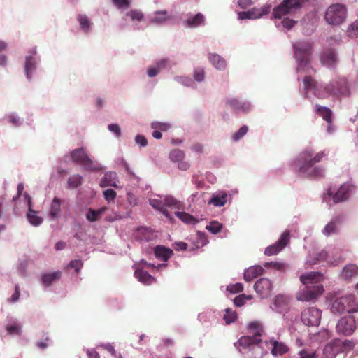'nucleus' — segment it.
<instances>
[{
    "instance_id": "49",
    "label": "nucleus",
    "mask_w": 358,
    "mask_h": 358,
    "mask_svg": "<svg viewBox=\"0 0 358 358\" xmlns=\"http://www.w3.org/2000/svg\"><path fill=\"white\" fill-rule=\"evenodd\" d=\"M151 127L159 131H166L171 128V125L166 122H155L152 123Z\"/></svg>"
},
{
    "instance_id": "53",
    "label": "nucleus",
    "mask_w": 358,
    "mask_h": 358,
    "mask_svg": "<svg viewBox=\"0 0 358 358\" xmlns=\"http://www.w3.org/2000/svg\"><path fill=\"white\" fill-rule=\"evenodd\" d=\"M103 194L104 199L108 202L113 201L117 196L116 192L112 189H108L103 191Z\"/></svg>"
},
{
    "instance_id": "14",
    "label": "nucleus",
    "mask_w": 358,
    "mask_h": 358,
    "mask_svg": "<svg viewBox=\"0 0 358 358\" xmlns=\"http://www.w3.org/2000/svg\"><path fill=\"white\" fill-rule=\"evenodd\" d=\"M336 253L338 254L339 257L336 259H329L327 252H326L325 250H322L318 253L315 254V257H314L313 261H311L310 263L312 264H315L319 262L327 260L328 263L332 264L333 266H336L340 262H342L343 261V258L341 257L340 255L341 252L339 250H336Z\"/></svg>"
},
{
    "instance_id": "64",
    "label": "nucleus",
    "mask_w": 358,
    "mask_h": 358,
    "mask_svg": "<svg viewBox=\"0 0 358 358\" xmlns=\"http://www.w3.org/2000/svg\"><path fill=\"white\" fill-rule=\"evenodd\" d=\"M135 141L141 147H145L148 145V141L144 136L137 135L135 138Z\"/></svg>"
},
{
    "instance_id": "43",
    "label": "nucleus",
    "mask_w": 358,
    "mask_h": 358,
    "mask_svg": "<svg viewBox=\"0 0 358 358\" xmlns=\"http://www.w3.org/2000/svg\"><path fill=\"white\" fill-rule=\"evenodd\" d=\"M169 157L171 161L178 162L184 159L185 153L180 149H174L170 152Z\"/></svg>"
},
{
    "instance_id": "42",
    "label": "nucleus",
    "mask_w": 358,
    "mask_h": 358,
    "mask_svg": "<svg viewBox=\"0 0 358 358\" xmlns=\"http://www.w3.org/2000/svg\"><path fill=\"white\" fill-rule=\"evenodd\" d=\"M237 318V314L236 311L231 308H227L225 310V314L224 315V320L227 324L234 322Z\"/></svg>"
},
{
    "instance_id": "5",
    "label": "nucleus",
    "mask_w": 358,
    "mask_h": 358,
    "mask_svg": "<svg viewBox=\"0 0 358 358\" xmlns=\"http://www.w3.org/2000/svg\"><path fill=\"white\" fill-rule=\"evenodd\" d=\"M346 7L341 3H334L328 7L324 15L327 22L332 25L343 23L346 17Z\"/></svg>"
},
{
    "instance_id": "38",
    "label": "nucleus",
    "mask_w": 358,
    "mask_h": 358,
    "mask_svg": "<svg viewBox=\"0 0 358 358\" xmlns=\"http://www.w3.org/2000/svg\"><path fill=\"white\" fill-rule=\"evenodd\" d=\"M317 113L322 117V118L328 122L331 120V111L329 108L321 106L319 105L315 106Z\"/></svg>"
},
{
    "instance_id": "13",
    "label": "nucleus",
    "mask_w": 358,
    "mask_h": 358,
    "mask_svg": "<svg viewBox=\"0 0 358 358\" xmlns=\"http://www.w3.org/2000/svg\"><path fill=\"white\" fill-rule=\"evenodd\" d=\"M271 281L268 278H260L255 284L254 288L257 294L266 297L270 295L272 290Z\"/></svg>"
},
{
    "instance_id": "40",
    "label": "nucleus",
    "mask_w": 358,
    "mask_h": 358,
    "mask_svg": "<svg viewBox=\"0 0 358 358\" xmlns=\"http://www.w3.org/2000/svg\"><path fill=\"white\" fill-rule=\"evenodd\" d=\"M83 183V178L78 174H75L68 179V187L75 189L80 186Z\"/></svg>"
},
{
    "instance_id": "46",
    "label": "nucleus",
    "mask_w": 358,
    "mask_h": 358,
    "mask_svg": "<svg viewBox=\"0 0 358 358\" xmlns=\"http://www.w3.org/2000/svg\"><path fill=\"white\" fill-rule=\"evenodd\" d=\"M138 238L141 241H148L152 236V234H150V231L146 228H139L138 229Z\"/></svg>"
},
{
    "instance_id": "8",
    "label": "nucleus",
    "mask_w": 358,
    "mask_h": 358,
    "mask_svg": "<svg viewBox=\"0 0 358 358\" xmlns=\"http://www.w3.org/2000/svg\"><path fill=\"white\" fill-rule=\"evenodd\" d=\"M320 319L321 312L316 308H308L301 313V320L306 326H317Z\"/></svg>"
},
{
    "instance_id": "54",
    "label": "nucleus",
    "mask_w": 358,
    "mask_h": 358,
    "mask_svg": "<svg viewBox=\"0 0 358 358\" xmlns=\"http://www.w3.org/2000/svg\"><path fill=\"white\" fill-rule=\"evenodd\" d=\"M299 355L300 358H317V357L315 351L309 350H302Z\"/></svg>"
},
{
    "instance_id": "24",
    "label": "nucleus",
    "mask_w": 358,
    "mask_h": 358,
    "mask_svg": "<svg viewBox=\"0 0 358 358\" xmlns=\"http://www.w3.org/2000/svg\"><path fill=\"white\" fill-rule=\"evenodd\" d=\"M358 275V266L354 264L346 265L342 271L341 278L345 280L352 279Z\"/></svg>"
},
{
    "instance_id": "6",
    "label": "nucleus",
    "mask_w": 358,
    "mask_h": 358,
    "mask_svg": "<svg viewBox=\"0 0 358 358\" xmlns=\"http://www.w3.org/2000/svg\"><path fill=\"white\" fill-rule=\"evenodd\" d=\"M71 157L73 162L82 165L85 169L89 170H97L96 167L88 156L85 149L80 148L74 149L71 152Z\"/></svg>"
},
{
    "instance_id": "15",
    "label": "nucleus",
    "mask_w": 358,
    "mask_h": 358,
    "mask_svg": "<svg viewBox=\"0 0 358 358\" xmlns=\"http://www.w3.org/2000/svg\"><path fill=\"white\" fill-rule=\"evenodd\" d=\"M294 0H283L282 3L273 9V15L275 18L280 19L283 15L290 12L293 8Z\"/></svg>"
},
{
    "instance_id": "11",
    "label": "nucleus",
    "mask_w": 358,
    "mask_h": 358,
    "mask_svg": "<svg viewBox=\"0 0 358 358\" xmlns=\"http://www.w3.org/2000/svg\"><path fill=\"white\" fill-rule=\"evenodd\" d=\"M352 189V185L349 184H343L335 193H334L331 189H329L327 194L332 197L334 203H337L347 200L349 198L350 192Z\"/></svg>"
},
{
    "instance_id": "44",
    "label": "nucleus",
    "mask_w": 358,
    "mask_h": 358,
    "mask_svg": "<svg viewBox=\"0 0 358 358\" xmlns=\"http://www.w3.org/2000/svg\"><path fill=\"white\" fill-rule=\"evenodd\" d=\"M342 352L345 351H350L354 348V343L350 340L341 341L336 339Z\"/></svg>"
},
{
    "instance_id": "47",
    "label": "nucleus",
    "mask_w": 358,
    "mask_h": 358,
    "mask_svg": "<svg viewBox=\"0 0 358 358\" xmlns=\"http://www.w3.org/2000/svg\"><path fill=\"white\" fill-rule=\"evenodd\" d=\"M222 224L217 221L211 222L208 225L206 226V229L210 231L212 234H217L221 231Z\"/></svg>"
},
{
    "instance_id": "39",
    "label": "nucleus",
    "mask_w": 358,
    "mask_h": 358,
    "mask_svg": "<svg viewBox=\"0 0 358 358\" xmlns=\"http://www.w3.org/2000/svg\"><path fill=\"white\" fill-rule=\"evenodd\" d=\"M77 20L83 31L88 32L90 31L91 22L85 15L79 14L77 16Z\"/></svg>"
},
{
    "instance_id": "20",
    "label": "nucleus",
    "mask_w": 358,
    "mask_h": 358,
    "mask_svg": "<svg viewBox=\"0 0 358 358\" xmlns=\"http://www.w3.org/2000/svg\"><path fill=\"white\" fill-rule=\"evenodd\" d=\"M134 276L139 282L146 285H150L156 282V279L143 268H137L134 272Z\"/></svg>"
},
{
    "instance_id": "48",
    "label": "nucleus",
    "mask_w": 358,
    "mask_h": 358,
    "mask_svg": "<svg viewBox=\"0 0 358 358\" xmlns=\"http://www.w3.org/2000/svg\"><path fill=\"white\" fill-rule=\"evenodd\" d=\"M315 80L310 76H305L303 79V85H304V90L306 91V93L315 87Z\"/></svg>"
},
{
    "instance_id": "41",
    "label": "nucleus",
    "mask_w": 358,
    "mask_h": 358,
    "mask_svg": "<svg viewBox=\"0 0 358 358\" xmlns=\"http://www.w3.org/2000/svg\"><path fill=\"white\" fill-rule=\"evenodd\" d=\"M248 329H250L253 334V336H257L260 338L263 332V327L258 322H252L248 324Z\"/></svg>"
},
{
    "instance_id": "36",
    "label": "nucleus",
    "mask_w": 358,
    "mask_h": 358,
    "mask_svg": "<svg viewBox=\"0 0 358 358\" xmlns=\"http://www.w3.org/2000/svg\"><path fill=\"white\" fill-rule=\"evenodd\" d=\"M61 201L60 199L55 197L52 201L50 210V216L52 218H57L59 216Z\"/></svg>"
},
{
    "instance_id": "21",
    "label": "nucleus",
    "mask_w": 358,
    "mask_h": 358,
    "mask_svg": "<svg viewBox=\"0 0 358 358\" xmlns=\"http://www.w3.org/2000/svg\"><path fill=\"white\" fill-rule=\"evenodd\" d=\"M343 220L342 215L335 216L329 223L326 224L322 230V233L326 236L337 232V227Z\"/></svg>"
},
{
    "instance_id": "30",
    "label": "nucleus",
    "mask_w": 358,
    "mask_h": 358,
    "mask_svg": "<svg viewBox=\"0 0 358 358\" xmlns=\"http://www.w3.org/2000/svg\"><path fill=\"white\" fill-rule=\"evenodd\" d=\"M205 21V17L201 13H198L194 16L189 17L185 21V24L192 28L197 27L201 24H203Z\"/></svg>"
},
{
    "instance_id": "23",
    "label": "nucleus",
    "mask_w": 358,
    "mask_h": 358,
    "mask_svg": "<svg viewBox=\"0 0 358 358\" xmlns=\"http://www.w3.org/2000/svg\"><path fill=\"white\" fill-rule=\"evenodd\" d=\"M173 255V250L163 245H157L155 248L156 258L162 261H167Z\"/></svg>"
},
{
    "instance_id": "59",
    "label": "nucleus",
    "mask_w": 358,
    "mask_h": 358,
    "mask_svg": "<svg viewBox=\"0 0 358 358\" xmlns=\"http://www.w3.org/2000/svg\"><path fill=\"white\" fill-rule=\"evenodd\" d=\"M227 290L233 294H236L243 290V286L241 283H236L228 286Z\"/></svg>"
},
{
    "instance_id": "1",
    "label": "nucleus",
    "mask_w": 358,
    "mask_h": 358,
    "mask_svg": "<svg viewBox=\"0 0 358 358\" xmlns=\"http://www.w3.org/2000/svg\"><path fill=\"white\" fill-rule=\"evenodd\" d=\"M325 150L315 152L312 149H305L295 160L296 166L300 174L305 177L317 178L322 176L324 169L316 164L322 162L327 157Z\"/></svg>"
},
{
    "instance_id": "26",
    "label": "nucleus",
    "mask_w": 358,
    "mask_h": 358,
    "mask_svg": "<svg viewBox=\"0 0 358 358\" xmlns=\"http://www.w3.org/2000/svg\"><path fill=\"white\" fill-rule=\"evenodd\" d=\"M227 194L225 192H220L213 194L208 203L217 207L224 206L227 203Z\"/></svg>"
},
{
    "instance_id": "58",
    "label": "nucleus",
    "mask_w": 358,
    "mask_h": 358,
    "mask_svg": "<svg viewBox=\"0 0 358 358\" xmlns=\"http://www.w3.org/2000/svg\"><path fill=\"white\" fill-rule=\"evenodd\" d=\"M83 266V262L80 259L72 260L70 262L69 266L75 269L77 273H79L80 270Z\"/></svg>"
},
{
    "instance_id": "62",
    "label": "nucleus",
    "mask_w": 358,
    "mask_h": 358,
    "mask_svg": "<svg viewBox=\"0 0 358 358\" xmlns=\"http://www.w3.org/2000/svg\"><path fill=\"white\" fill-rule=\"evenodd\" d=\"M296 23V21L291 20L288 17H285L282 20V24L285 28L287 29H292L294 24Z\"/></svg>"
},
{
    "instance_id": "2",
    "label": "nucleus",
    "mask_w": 358,
    "mask_h": 358,
    "mask_svg": "<svg viewBox=\"0 0 358 358\" xmlns=\"http://www.w3.org/2000/svg\"><path fill=\"white\" fill-rule=\"evenodd\" d=\"M322 278L319 272H310L301 275L300 280L305 287L297 292L296 299L301 301H310L316 299L324 292V287L318 282Z\"/></svg>"
},
{
    "instance_id": "25",
    "label": "nucleus",
    "mask_w": 358,
    "mask_h": 358,
    "mask_svg": "<svg viewBox=\"0 0 358 358\" xmlns=\"http://www.w3.org/2000/svg\"><path fill=\"white\" fill-rule=\"evenodd\" d=\"M108 207L103 206L97 210L90 208L86 214V218L90 222L98 221L101 216L108 210Z\"/></svg>"
},
{
    "instance_id": "18",
    "label": "nucleus",
    "mask_w": 358,
    "mask_h": 358,
    "mask_svg": "<svg viewBox=\"0 0 358 358\" xmlns=\"http://www.w3.org/2000/svg\"><path fill=\"white\" fill-rule=\"evenodd\" d=\"M226 104L229 106L235 113L244 112L250 110V105L248 102L240 101L236 99H231L227 101Z\"/></svg>"
},
{
    "instance_id": "29",
    "label": "nucleus",
    "mask_w": 358,
    "mask_h": 358,
    "mask_svg": "<svg viewBox=\"0 0 358 358\" xmlns=\"http://www.w3.org/2000/svg\"><path fill=\"white\" fill-rule=\"evenodd\" d=\"M116 178V173L115 172H109L106 173L103 178L101 179L100 185L102 187H106L108 186H112L117 187V185L115 183Z\"/></svg>"
},
{
    "instance_id": "57",
    "label": "nucleus",
    "mask_w": 358,
    "mask_h": 358,
    "mask_svg": "<svg viewBox=\"0 0 358 358\" xmlns=\"http://www.w3.org/2000/svg\"><path fill=\"white\" fill-rule=\"evenodd\" d=\"M248 128L247 126L244 125L243 127H241L238 131L237 132H236L234 136H233V138L235 140V141H238L239 139H241L243 136H245L246 134V133L248 132Z\"/></svg>"
},
{
    "instance_id": "32",
    "label": "nucleus",
    "mask_w": 358,
    "mask_h": 358,
    "mask_svg": "<svg viewBox=\"0 0 358 358\" xmlns=\"http://www.w3.org/2000/svg\"><path fill=\"white\" fill-rule=\"evenodd\" d=\"M62 273L59 271L52 273H45L42 275L41 280L45 286H50L54 281L61 278Z\"/></svg>"
},
{
    "instance_id": "9",
    "label": "nucleus",
    "mask_w": 358,
    "mask_h": 358,
    "mask_svg": "<svg viewBox=\"0 0 358 358\" xmlns=\"http://www.w3.org/2000/svg\"><path fill=\"white\" fill-rule=\"evenodd\" d=\"M355 329L356 322L353 316L342 317L336 325L337 332L345 336L351 335Z\"/></svg>"
},
{
    "instance_id": "27",
    "label": "nucleus",
    "mask_w": 358,
    "mask_h": 358,
    "mask_svg": "<svg viewBox=\"0 0 358 358\" xmlns=\"http://www.w3.org/2000/svg\"><path fill=\"white\" fill-rule=\"evenodd\" d=\"M208 59L214 67L218 70H223L226 67L225 60L217 54H209Z\"/></svg>"
},
{
    "instance_id": "33",
    "label": "nucleus",
    "mask_w": 358,
    "mask_h": 358,
    "mask_svg": "<svg viewBox=\"0 0 358 358\" xmlns=\"http://www.w3.org/2000/svg\"><path fill=\"white\" fill-rule=\"evenodd\" d=\"M273 344V348L271 350V353L273 355H282L286 353L288 351L287 346L281 342H278L276 341H271Z\"/></svg>"
},
{
    "instance_id": "55",
    "label": "nucleus",
    "mask_w": 358,
    "mask_h": 358,
    "mask_svg": "<svg viewBox=\"0 0 358 358\" xmlns=\"http://www.w3.org/2000/svg\"><path fill=\"white\" fill-rule=\"evenodd\" d=\"M348 34L351 37H358V20L351 24L348 29Z\"/></svg>"
},
{
    "instance_id": "31",
    "label": "nucleus",
    "mask_w": 358,
    "mask_h": 358,
    "mask_svg": "<svg viewBox=\"0 0 358 358\" xmlns=\"http://www.w3.org/2000/svg\"><path fill=\"white\" fill-rule=\"evenodd\" d=\"M36 62L32 56H27L25 59V73L28 80L31 79L32 73L36 69Z\"/></svg>"
},
{
    "instance_id": "34",
    "label": "nucleus",
    "mask_w": 358,
    "mask_h": 358,
    "mask_svg": "<svg viewBox=\"0 0 358 358\" xmlns=\"http://www.w3.org/2000/svg\"><path fill=\"white\" fill-rule=\"evenodd\" d=\"M150 204L155 209L161 211L167 218L172 220L167 208L164 206V203L157 199H152L150 201Z\"/></svg>"
},
{
    "instance_id": "19",
    "label": "nucleus",
    "mask_w": 358,
    "mask_h": 358,
    "mask_svg": "<svg viewBox=\"0 0 358 358\" xmlns=\"http://www.w3.org/2000/svg\"><path fill=\"white\" fill-rule=\"evenodd\" d=\"M320 61L323 66L333 68L337 61L336 55L334 50H329L321 55Z\"/></svg>"
},
{
    "instance_id": "45",
    "label": "nucleus",
    "mask_w": 358,
    "mask_h": 358,
    "mask_svg": "<svg viewBox=\"0 0 358 358\" xmlns=\"http://www.w3.org/2000/svg\"><path fill=\"white\" fill-rule=\"evenodd\" d=\"M274 305L276 307H279V309L278 310V311H280V312L286 310L287 307V301L282 296H276V298L275 299Z\"/></svg>"
},
{
    "instance_id": "22",
    "label": "nucleus",
    "mask_w": 358,
    "mask_h": 358,
    "mask_svg": "<svg viewBox=\"0 0 358 358\" xmlns=\"http://www.w3.org/2000/svg\"><path fill=\"white\" fill-rule=\"evenodd\" d=\"M264 268L261 266H251L244 272V279L247 282H250L257 276L262 274Z\"/></svg>"
},
{
    "instance_id": "52",
    "label": "nucleus",
    "mask_w": 358,
    "mask_h": 358,
    "mask_svg": "<svg viewBox=\"0 0 358 358\" xmlns=\"http://www.w3.org/2000/svg\"><path fill=\"white\" fill-rule=\"evenodd\" d=\"M251 298V296L241 294L235 297L234 303L236 306L241 307L245 303L246 299H250Z\"/></svg>"
},
{
    "instance_id": "35",
    "label": "nucleus",
    "mask_w": 358,
    "mask_h": 358,
    "mask_svg": "<svg viewBox=\"0 0 358 358\" xmlns=\"http://www.w3.org/2000/svg\"><path fill=\"white\" fill-rule=\"evenodd\" d=\"M155 16L150 20L151 22L157 24H162L166 22L169 17L166 10H159L155 13Z\"/></svg>"
},
{
    "instance_id": "17",
    "label": "nucleus",
    "mask_w": 358,
    "mask_h": 358,
    "mask_svg": "<svg viewBox=\"0 0 358 358\" xmlns=\"http://www.w3.org/2000/svg\"><path fill=\"white\" fill-rule=\"evenodd\" d=\"M24 197L27 201V205L29 211V213H27V218L29 222L34 226L40 225L43 222V219L41 217L37 216L36 215V212L32 210L31 197L27 192L24 193Z\"/></svg>"
},
{
    "instance_id": "61",
    "label": "nucleus",
    "mask_w": 358,
    "mask_h": 358,
    "mask_svg": "<svg viewBox=\"0 0 358 358\" xmlns=\"http://www.w3.org/2000/svg\"><path fill=\"white\" fill-rule=\"evenodd\" d=\"M50 341V338L47 334L43 335V340L39 341L36 343V346L42 350L45 349L48 344V342Z\"/></svg>"
},
{
    "instance_id": "12",
    "label": "nucleus",
    "mask_w": 358,
    "mask_h": 358,
    "mask_svg": "<svg viewBox=\"0 0 358 358\" xmlns=\"http://www.w3.org/2000/svg\"><path fill=\"white\" fill-rule=\"evenodd\" d=\"M327 91L334 95H348L349 87L345 78H341L335 83H331L327 87Z\"/></svg>"
},
{
    "instance_id": "56",
    "label": "nucleus",
    "mask_w": 358,
    "mask_h": 358,
    "mask_svg": "<svg viewBox=\"0 0 358 358\" xmlns=\"http://www.w3.org/2000/svg\"><path fill=\"white\" fill-rule=\"evenodd\" d=\"M264 266L266 268L271 267L276 270L282 271L285 268V265L280 262H266L264 264Z\"/></svg>"
},
{
    "instance_id": "63",
    "label": "nucleus",
    "mask_w": 358,
    "mask_h": 358,
    "mask_svg": "<svg viewBox=\"0 0 358 358\" xmlns=\"http://www.w3.org/2000/svg\"><path fill=\"white\" fill-rule=\"evenodd\" d=\"M6 329H7L8 334H20V328L16 324L8 326Z\"/></svg>"
},
{
    "instance_id": "37",
    "label": "nucleus",
    "mask_w": 358,
    "mask_h": 358,
    "mask_svg": "<svg viewBox=\"0 0 358 358\" xmlns=\"http://www.w3.org/2000/svg\"><path fill=\"white\" fill-rule=\"evenodd\" d=\"M175 215L183 222L189 224H195L198 222V220L191 215L190 214L185 212H176Z\"/></svg>"
},
{
    "instance_id": "60",
    "label": "nucleus",
    "mask_w": 358,
    "mask_h": 358,
    "mask_svg": "<svg viewBox=\"0 0 358 358\" xmlns=\"http://www.w3.org/2000/svg\"><path fill=\"white\" fill-rule=\"evenodd\" d=\"M205 78V73L203 69H196L194 70V78L198 81L201 82L204 80Z\"/></svg>"
},
{
    "instance_id": "16",
    "label": "nucleus",
    "mask_w": 358,
    "mask_h": 358,
    "mask_svg": "<svg viewBox=\"0 0 358 358\" xmlns=\"http://www.w3.org/2000/svg\"><path fill=\"white\" fill-rule=\"evenodd\" d=\"M341 352L336 339L328 343L323 349V355L325 358H335L338 354Z\"/></svg>"
},
{
    "instance_id": "50",
    "label": "nucleus",
    "mask_w": 358,
    "mask_h": 358,
    "mask_svg": "<svg viewBox=\"0 0 358 358\" xmlns=\"http://www.w3.org/2000/svg\"><path fill=\"white\" fill-rule=\"evenodd\" d=\"M127 15L131 17L132 21L141 22L144 17L143 13L138 10H131L127 13Z\"/></svg>"
},
{
    "instance_id": "10",
    "label": "nucleus",
    "mask_w": 358,
    "mask_h": 358,
    "mask_svg": "<svg viewBox=\"0 0 358 358\" xmlns=\"http://www.w3.org/2000/svg\"><path fill=\"white\" fill-rule=\"evenodd\" d=\"M271 10L270 5H264L260 8H252L248 11L239 12L238 13L239 20H255L268 15Z\"/></svg>"
},
{
    "instance_id": "51",
    "label": "nucleus",
    "mask_w": 358,
    "mask_h": 358,
    "mask_svg": "<svg viewBox=\"0 0 358 358\" xmlns=\"http://www.w3.org/2000/svg\"><path fill=\"white\" fill-rule=\"evenodd\" d=\"M164 206L166 207H173L176 208H179L180 207V202L177 201L175 198L173 196H167L164 199Z\"/></svg>"
},
{
    "instance_id": "7",
    "label": "nucleus",
    "mask_w": 358,
    "mask_h": 358,
    "mask_svg": "<svg viewBox=\"0 0 358 358\" xmlns=\"http://www.w3.org/2000/svg\"><path fill=\"white\" fill-rule=\"evenodd\" d=\"M289 238L290 231L285 230L275 243L268 246L265 249L264 254L268 256L277 255L287 245Z\"/></svg>"
},
{
    "instance_id": "28",
    "label": "nucleus",
    "mask_w": 358,
    "mask_h": 358,
    "mask_svg": "<svg viewBox=\"0 0 358 358\" xmlns=\"http://www.w3.org/2000/svg\"><path fill=\"white\" fill-rule=\"evenodd\" d=\"M261 341V338L257 336H243L239 338L238 343L243 348H247L252 345L260 343Z\"/></svg>"
},
{
    "instance_id": "3",
    "label": "nucleus",
    "mask_w": 358,
    "mask_h": 358,
    "mask_svg": "<svg viewBox=\"0 0 358 358\" xmlns=\"http://www.w3.org/2000/svg\"><path fill=\"white\" fill-rule=\"evenodd\" d=\"M296 60L297 72H306L309 68L311 56V44L308 42H297L293 45Z\"/></svg>"
},
{
    "instance_id": "4",
    "label": "nucleus",
    "mask_w": 358,
    "mask_h": 358,
    "mask_svg": "<svg viewBox=\"0 0 358 358\" xmlns=\"http://www.w3.org/2000/svg\"><path fill=\"white\" fill-rule=\"evenodd\" d=\"M331 310L334 313L341 314L345 311L355 313L358 311V302L352 294L336 298L331 304Z\"/></svg>"
}]
</instances>
